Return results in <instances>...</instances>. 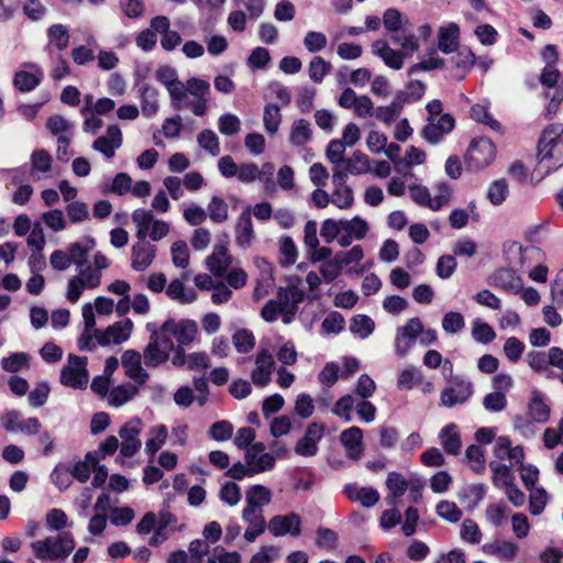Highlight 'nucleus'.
Here are the masks:
<instances>
[{"instance_id": "4468645a", "label": "nucleus", "mask_w": 563, "mask_h": 563, "mask_svg": "<svg viewBox=\"0 0 563 563\" xmlns=\"http://www.w3.org/2000/svg\"><path fill=\"white\" fill-rule=\"evenodd\" d=\"M265 450L266 446L263 442H255L245 452V462L254 474L271 471L275 466V456Z\"/></svg>"}, {"instance_id": "20e7f679", "label": "nucleus", "mask_w": 563, "mask_h": 563, "mask_svg": "<svg viewBox=\"0 0 563 563\" xmlns=\"http://www.w3.org/2000/svg\"><path fill=\"white\" fill-rule=\"evenodd\" d=\"M31 549L41 561H57L67 558L75 549V539L70 532H62L33 541Z\"/></svg>"}, {"instance_id": "9d476101", "label": "nucleus", "mask_w": 563, "mask_h": 563, "mask_svg": "<svg viewBox=\"0 0 563 563\" xmlns=\"http://www.w3.org/2000/svg\"><path fill=\"white\" fill-rule=\"evenodd\" d=\"M275 369V361L272 353L266 350H260L254 356V368L251 372V380L257 387H265L272 380V374Z\"/></svg>"}, {"instance_id": "9b49d317", "label": "nucleus", "mask_w": 563, "mask_h": 563, "mask_svg": "<svg viewBox=\"0 0 563 563\" xmlns=\"http://www.w3.org/2000/svg\"><path fill=\"white\" fill-rule=\"evenodd\" d=\"M472 383L460 377H455L450 382V386L442 390L440 406L451 408L457 404H463L472 396Z\"/></svg>"}, {"instance_id": "dca6fc26", "label": "nucleus", "mask_w": 563, "mask_h": 563, "mask_svg": "<svg viewBox=\"0 0 563 563\" xmlns=\"http://www.w3.org/2000/svg\"><path fill=\"white\" fill-rule=\"evenodd\" d=\"M267 528L274 537H298L301 533V518L296 512L277 515L269 519Z\"/></svg>"}, {"instance_id": "f03ea898", "label": "nucleus", "mask_w": 563, "mask_h": 563, "mask_svg": "<svg viewBox=\"0 0 563 563\" xmlns=\"http://www.w3.org/2000/svg\"><path fill=\"white\" fill-rule=\"evenodd\" d=\"M563 165V125L553 123L547 126L538 144V163L532 177L542 180Z\"/></svg>"}, {"instance_id": "4c0bfd02", "label": "nucleus", "mask_w": 563, "mask_h": 563, "mask_svg": "<svg viewBox=\"0 0 563 563\" xmlns=\"http://www.w3.org/2000/svg\"><path fill=\"white\" fill-rule=\"evenodd\" d=\"M485 553L495 555L507 561H512L518 554V545L511 541H500L484 544Z\"/></svg>"}, {"instance_id": "ea45409f", "label": "nucleus", "mask_w": 563, "mask_h": 563, "mask_svg": "<svg viewBox=\"0 0 563 563\" xmlns=\"http://www.w3.org/2000/svg\"><path fill=\"white\" fill-rule=\"evenodd\" d=\"M422 383L423 374L421 369L413 365H409L399 373L397 386L399 389L411 390L413 387L419 386Z\"/></svg>"}, {"instance_id": "bb28decb", "label": "nucleus", "mask_w": 563, "mask_h": 563, "mask_svg": "<svg viewBox=\"0 0 563 563\" xmlns=\"http://www.w3.org/2000/svg\"><path fill=\"white\" fill-rule=\"evenodd\" d=\"M340 440L345 449L347 457L358 460L364 451L363 448V432L358 427H351L344 430Z\"/></svg>"}, {"instance_id": "e2e57ef3", "label": "nucleus", "mask_w": 563, "mask_h": 563, "mask_svg": "<svg viewBox=\"0 0 563 563\" xmlns=\"http://www.w3.org/2000/svg\"><path fill=\"white\" fill-rule=\"evenodd\" d=\"M529 490V510L533 516H538L547 506L548 494L543 488L532 487Z\"/></svg>"}, {"instance_id": "774afa93", "label": "nucleus", "mask_w": 563, "mask_h": 563, "mask_svg": "<svg viewBox=\"0 0 563 563\" xmlns=\"http://www.w3.org/2000/svg\"><path fill=\"white\" fill-rule=\"evenodd\" d=\"M218 126L221 134L232 136L240 132L241 121L235 114L225 113L219 118Z\"/></svg>"}, {"instance_id": "09e8293b", "label": "nucleus", "mask_w": 563, "mask_h": 563, "mask_svg": "<svg viewBox=\"0 0 563 563\" xmlns=\"http://www.w3.org/2000/svg\"><path fill=\"white\" fill-rule=\"evenodd\" d=\"M330 70L331 64L321 56H314L308 66L309 78L316 84H321Z\"/></svg>"}, {"instance_id": "393cba45", "label": "nucleus", "mask_w": 563, "mask_h": 563, "mask_svg": "<svg viewBox=\"0 0 563 563\" xmlns=\"http://www.w3.org/2000/svg\"><path fill=\"white\" fill-rule=\"evenodd\" d=\"M372 53L380 57L386 66L395 70L401 69L404 65L405 53L393 49L384 40H377L372 44Z\"/></svg>"}, {"instance_id": "680f3d73", "label": "nucleus", "mask_w": 563, "mask_h": 563, "mask_svg": "<svg viewBox=\"0 0 563 563\" xmlns=\"http://www.w3.org/2000/svg\"><path fill=\"white\" fill-rule=\"evenodd\" d=\"M437 514L442 519L455 523L462 518V510L453 501L442 500L437 505Z\"/></svg>"}, {"instance_id": "f257e3e1", "label": "nucleus", "mask_w": 563, "mask_h": 563, "mask_svg": "<svg viewBox=\"0 0 563 563\" xmlns=\"http://www.w3.org/2000/svg\"><path fill=\"white\" fill-rule=\"evenodd\" d=\"M155 76L166 87L174 109L189 108L197 117L207 113L209 107L207 96L210 92L208 81L192 77L183 82L178 79L176 70L169 66L159 67Z\"/></svg>"}, {"instance_id": "69168bd1", "label": "nucleus", "mask_w": 563, "mask_h": 563, "mask_svg": "<svg viewBox=\"0 0 563 563\" xmlns=\"http://www.w3.org/2000/svg\"><path fill=\"white\" fill-rule=\"evenodd\" d=\"M208 214L213 222H224L228 219L227 202L223 199L213 196L208 205Z\"/></svg>"}, {"instance_id": "72a5a7b5", "label": "nucleus", "mask_w": 563, "mask_h": 563, "mask_svg": "<svg viewBox=\"0 0 563 563\" xmlns=\"http://www.w3.org/2000/svg\"><path fill=\"white\" fill-rule=\"evenodd\" d=\"M139 394V388L134 384H123L113 387L108 394V402L114 407H121L132 400Z\"/></svg>"}, {"instance_id": "a19ab883", "label": "nucleus", "mask_w": 563, "mask_h": 563, "mask_svg": "<svg viewBox=\"0 0 563 563\" xmlns=\"http://www.w3.org/2000/svg\"><path fill=\"white\" fill-rule=\"evenodd\" d=\"M311 140V126L305 119L296 120L290 130L289 141L296 146H301Z\"/></svg>"}, {"instance_id": "473e14b6", "label": "nucleus", "mask_w": 563, "mask_h": 563, "mask_svg": "<svg viewBox=\"0 0 563 563\" xmlns=\"http://www.w3.org/2000/svg\"><path fill=\"white\" fill-rule=\"evenodd\" d=\"M166 295L180 305H189L196 301L197 294L192 288H186L179 279H173L166 287Z\"/></svg>"}, {"instance_id": "864d4df0", "label": "nucleus", "mask_w": 563, "mask_h": 563, "mask_svg": "<svg viewBox=\"0 0 563 563\" xmlns=\"http://www.w3.org/2000/svg\"><path fill=\"white\" fill-rule=\"evenodd\" d=\"M374 321L365 314H357L353 317L350 323L351 332L357 334L362 339H365L368 335H371L374 330Z\"/></svg>"}, {"instance_id": "3c124183", "label": "nucleus", "mask_w": 563, "mask_h": 563, "mask_svg": "<svg viewBox=\"0 0 563 563\" xmlns=\"http://www.w3.org/2000/svg\"><path fill=\"white\" fill-rule=\"evenodd\" d=\"M402 104L404 100L396 98L390 104L378 107L375 111V115L379 121L389 124L400 114Z\"/></svg>"}, {"instance_id": "c03bdc74", "label": "nucleus", "mask_w": 563, "mask_h": 563, "mask_svg": "<svg viewBox=\"0 0 563 563\" xmlns=\"http://www.w3.org/2000/svg\"><path fill=\"white\" fill-rule=\"evenodd\" d=\"M330 202L341 210L350 209L354 203L353 189L350 186L333 187Z\"/></svg>"}, {"instance_id": "79ce46f5", "label": "nucleus", "mask_w": 563, "mask_h": 563, "mask_svg": "<svg viewBox=\"0 0 563 563\" xmlns=\"http://www.w3.org/2000/svg\"><path fill=\"white\" fill-rule=\"evenodd\" d=\"M346 172L351 175H362L371 170V162L367 155L360 151L352 153L345 161Z\"/></svg>"}, {"instance_id": "603ef678", "label": "nucleus", "mask_w": 563, "mask_h": 563, "mask_svg": "<svg viewBox=\"0 0 563 563\" xmlns=\"http://www.w3.org/2000/svg\"><path fill=\"white\" fill-rule=\"evenodd\" d=\"M197 142L199 146L207 151L211 156H218L220 154L219 137L212 130H202L197 136Z\"/></svg>"}, {"instance_id": "49530a36", "label": "nucleus", "mask_w": 563, "mask_h": 563, "mask_svg": "<svg viewBox=\"0 0 563 563\" xmlns=\"http://www.w3.org/2000/svg\"><path fill=\"white\" fill-rule=\"evenodd\" d=\"M142 112L146 117H153L158 111V91L155 88L144 85L141 89Z\"/></svg>"}, {"instance_id": "a18cd8bd", "label": "nucleus", "mask_w": 563, "mask_h": 563, "mask_svg": "<svg viewBox=\"0 0 563 563\" xmlns=\"http://www.w3.org/2000/svg\"><path fill=\"white\" fill-rule=\"evenodd\" d=\"M489 468L493 472V483L496 487L504 488L514 483L515 476L510 471V467L499 462H490Z\"/></svg>"}, {"instance_id": "f704fd0d", "label": "nucleus", "mask_w": 563, "mask_h": 563, "mask_svg": "<svg viewBox=\"0 0 563 563\" xmlns=\"http://www.w3.org/2000/svg\"><path fill=\"white\" fill-rule=\"evenodd\" d=\"M272 500V492L263 485H254L249 488L245 496L246 507L263 510Z\"/></svg>"}, {"instance_id": "4d7b16f0", "label": "nucleus", "mask_w": 563, "mask_h": 563, "mask_svg": "<svg viewBox=\"0 0 563 563\" xmlns=\"http://www.w3.org/2000/svg\"><path fill=\"white\" fill-rule=\"evenodd\" d=\"M509 188L505 179L493 181L487 190V197L494 206H500L508 197Z\"/></svg>"}, {"instance_id": "5fc2aeb1", "label": "nucleus", "mask_w": 563, "mask_h": 563, "mask_svg": "<svg viewBox=\"0 0 563 563\" xmlns=\"http://www.w3.org/2000/svg\"><path fill=\"white\" fill-rule=\"evenodd\" d=\"M47 36L59 51H63L69 45V32L63 24H53L47 29Z\"/></svg>"}, {"instance_id": "de8ad7c7", "label": "nucleus", "mask_w": 563, "mask_h": 563, "mask_svg": "<svg viewBox=\"0 0 563 563\" xmlns=\"http://www.w3.org/2000/svg\"><path fill=\"white\" fill-rule=\"evenodd\" d=\"M232 344L236 352L246 354L255 346V336L247 329H240L232 335Z\"/></svg>"}, {"instance_id": "423d86ee", "label": "nucleus", "mask_w": 563, "mask_h": 563, "mask_svg": "<svg viewBox=\"0 0 563 563\" xmlns=\"http://www.w3.org/2000/svg\"><path fill=\"white\" fill-rule=\"evenodd\" d=\"M87 363L86 356L69 354L60 371V384L74 389H85L89 382Z\"/></svg>"}, {"instance_id": "052dcab7", "label": "nucleus", "mask_w": 563, "mask_h": 563, "mask_svg": "<svg viewBox=\"0 0 563 563\" xmlns=\"http://www.w3.org/2000/svg\"><path fill=\"white\" fill-rule=\"evenodd\" d=\"M327 35L320 31H308L303 37V46L309 53H318L325 48Z\"/></svg>"}, {"instance_id": "cd10ccee", "label": "nucleus", "mask_w": 563, "mask_h": 563, "mask_svg": "<svg viewBox=\"0 0 563 563\" xmlns=\"http://www.w3.org/2000/svg\"><path fill=\"white\" fill-rule=\"evenodd\" d=\"M157 334H151L147 345L143 350L145 365L148 367H157L166 363L169 358V351L159 345Z\"/></svg>"}, {"instance_id": "6ab92c4d", "label": "nucleus", "mask_w": 563, "mask_h": 563, "mask_svg": "<svg viewBox=\"0 0 563 563\" xmlns=\"http://www.w3.org/2000/svg\"><path fill=\"white\" fill-rule=\"evenodd\" d=\"M324 428L322 424L316 422L310 423L303 437L297 442L295 446L296 454L305 457L314 456L318 452V443L322 439Z\"/></svg>"}, {"instance_id": "1a4fd4ad", "label": "nucleus", "mask_w": 563, "mask_h": 563, "mask_svg": "<svg viewBox=\"0 0 563 563\" xmlns=\"http://www.w3.org/2000/svg\"><path fill=\"white\" fill-rule=\"evenodd\" d=\"M142 421L137 418L124 423L119 430L121 438L120 454L124 457L133 456L142 446L140 434L142 432Z\"/></svg>"}, {"instance_id": "2eb2a0df", "label": "nucleus", "mask_w": 563, "mask_h": 563, "mask_svg": "<svg viewBox=\"0 0 563 563\" xmlns=\"http://www.w3.org/2000/svg\"><path fill=\"white\" fill-rule=\"evenodd\" d=\"M30 178L40 181L54 176L53 156L44 148H36L30 155Z\"/></svg>"}, {"instance_id": "39448f33", "label": "nucleus", "mask_w": 563, "mask_h": 563, "mask_svg": "<svg viewBox=\"0 0 563 563\" xmlns=\"http://www.w3.org/2000/svg\"><path fill=\"white\" fill-rule=\"evenodd\" d=\"M136 227L137 240L148 238L153 242L166 238L170 231V224L164 220L156 219L152 210L139 208L131 214Z\"/></svg>"}, {"instance_id": "b1692460", "label": "nucleus", "mask_w": 563, "mask_h": 563, "mask_svg": "<svg viewBox=\"0 0 563 563\" xmlns=\"http://www.w3.org/2000/svg\"><path fill=\"white\" fill-rule=\"evenodd\" d=\"M242 519L249 525L244 532V539L247 542H253L265 531L266 522L263 510L245 506L242 511Z\"/></svg>"}, {"instance_id": "7c9ffc66", "label": "nucleus", "mask_w": 563, "mask_h": 563, "mask_svg": "<svg viewBox=\"0 0 563 563\" xmlns=\"http://www.w3.org/2000/svg\"><path fill=\"white\" fill-rule=\"evenodd\" d=\"M439 439L443 450L448 454H460L462 449V441L459 427L455 423H449L443 427L439 433Z\"/></svg>"}, {"instance_id": "7ed1b4c3", "label": "nucleus", "mask_w": 563, "mask_h": 563, "mask_svg": "<svg viewBox=\"0 0 563 563\" xmlns=\"http://www.w3.org/2000/svg\"><path fill=\"white\" fill-rule=\"evenodd\" d=\"M110 264V260L102 252H97L93 255L92 264L77 268V274L68 279L65 292L66 299L76 303L85 290L98 288L101 285L102 272Z\"/></svg>"}, {"instance_id": "c85d7f7f", "label": "nucleus", "mask_w": 563, "mask_h": 563, "mask_svg": "<svg viewBox=\"0 0 563 563\" xmlns=\"http://www.w3.org/2000/svg\"><path fill=\"white\" fill-rule=\"evenodd\" d=\"M453 128L454 119L450 114H443L437 122L430 121L422 130V135L429 143L435 144Z\"/></svg>"}, {"instance_id": "ddd939ff", "label": "nucleus", "mask_w": 563, "mask_h": 563, "mask_svg": "<svg viewBox=\"0 0 563 563\" xmlns=\"http://www.w3.org/2000/svg\"><path fill=\"white\" fill-rule=\"evenodd\" d=\"M422 329L423 324L419 318H411L405 325L399 327L395 338L396 353L400 356H405L413 346Z\"/></svg>"}, {"instance_id": "f8f14e48", "label": "nucleus", "mask_w": 563, "mask_h": 563, "mask_svg": "<svg viewBox=\"0 0 563 563\" xmlns=\"http://www.w3.org/2000/svg\"><path fill=\"white\" fill-rule=\"evenodd\" d=\"M163 331L170 332L176 339L178 346L191 344L198 334V324L190 319L174 320L168 319L163 323Z\"/></svg>"}, {"instance_id": "a211bd4d", "label": "nucleus", "mask_w": 563, "mask_h": 563, "mask_svg": "<svg viewBox=\"0 0 563 563\" xmlns=\"http://www.w3.org/2000/svg\"><path fill=\"white\" fill-rule=\"evenodd\" d=\"M134 323L130 319L115 322L98 334V344L107 346L111 343L121 344L125 342L133 331Z\"/></svg>"}, {"instance_id": "58836bf2", "label": "nucleus", "mask_w": 563, "mask_h": 563, "mask_svg": "<svg viewBox=\"0 0 563 563\" xmlns=\"http://www.w3.org/2000/svg\"><path fill=\"white\" fill-rule=\"evenodd\" d=\"M43 79V71L41 69H36L35 73H29V71H18L14 75L13 85L14 87L22 91H31L35 89Z\"/></svg>"}, {"instance_id": "e433bc0d", "label": "nucleus", "mask_w": 563, "mask_h": 563, "mask_svg": "<svg viewBox=\"0 0 563 563\" xmlns=\"http://www.w3.org/2000/svg\"><path fill=\"white\" fill-rule=\"evenodd\" d=\"M528 413L536 422L544 423L548 421L550 417V408L544 402V399L539 391H532L528 406Z\"/></svg>"}, {"instance_id": "6e6d98bb", "label": "nucleus", "mask_w": 563, "mask_h": 563, "mask_svg": "<svg viewBox=\"0 0 563 563\" xmlns=\"http://www.w3.org/2000/svg\"><path fill=\"white\" fill-rule=\"evenodd\" d=\"M1 367L5 372L15 373L29 367V355L18 352L1 360Z\"/></svg>"}, {"instance_id": "412c9836", "label": "nucleus", "mask_w": 563, "mask_h": 563, "mask_svg": "<svg viewBox=\"0 0 563 563\" xmlns=\"http://www.w3.org/2000/svg\"><path fill=\"white\" fill-rule=\"evenodd\" d=\"M131 251V266L137 272H143L150 267L156 256V247L143 239L137 240Z\"/></svg>"}, {"instance_id": "2f4dec72", "label": "nucleus", "mask_w": 563, "mask_h": 563, "mask_svg": "<svg viewBox=\"0 0 563 563\" xmlns=\"http://www.w3.org/2000/svg\"><path fill=\"white\" fill-rule=\"evenodd\" d=\"M96 242L93 239H84L78 242L70 243L67 246L69 258L77 268L85 267L87 263L88 254L93 250Z\"/></svg>"}, {"instance_id": "bf43d9fd", "label": "nucleus", "mask_w": 563, "mask_h": 563, "mask_svg": "<svg viewBox=\"0 0 563 563\" xmlns=\"http://www.w3.org/2000/svg\"><path fill=\"white\" fill-rule=\"evenodd\" d=\"M97 465V460L91 454H87L84 461H79L75 464L71 475L77 481L84 483L89 478L92 468Z\"/></svg>"}, {"instance_id": "338daca9", "label": "nucleus", "mask_w": 563, "mask_h": 563, "mask_svg": "<svg viewBox=\"0 0 563 563\" xmlns=\"http://www.w3.org/2000/svg\"><path fill=\"white\" fill-rule=\"evenodd\" d=\"M172 261L176 267L186 268L189 264V250L185 241H176L170 247Z\"/></svg>"}, {"instance_id": "0e129e2a", "label": "nucleus", "mask_w": 563, "mask_h": 563, "mask_svg": "<svg viewBox=\"0 0 563 563\" xmlns=\"http://www.w3.org/2000/svg\"><path fill=\"white\" fill-rule=\"evenodd\" d=\"M47 129L57 139L59 136H70L73 125L62 115H53L47 120Z\"/></svg>"}, {"instance_id": "c9c22d12", "label": "nucleus", "mask_w": 563, "mask_h": 563, "mask_svg": "<svg viewBox=\"0 0 563 563\" xmlns=\"http://www.w3.org/2000/svg\"><path fill=\"white\" fill-rule=\"evenodd\" d=\"M386 485L390 492V495L387 496L386 501L389 506H396L399 497L406 493L408 488V482L401 474L390 472L387 476Z\"/></svg>"}, {"instance_id": "6e6552de", "label": "nucleus", "mask_w": 563, "mask_h": 563, "mask_svg": "<svg viewBox=\"0 0 563 563\" xmlns=\"http://www.w3.org/2000/svg\"><path fill=\"white\" fill-rule=\"evenodd\" d=\"M300 277L292 276L287 279V286L277 289V301L282 312L296 314L298 305L305 299V291L300 288Z\"/></svg>"}, {"instance_id": "0eeeda50", "label": "nucleus", "mask_w": 563, "mask_h": 563, "mask_svg": "<svg viewBox=\"0 0 563 563\" xmlns=\"http://www.w3.org/2000/svg\"><path fill=\"white\" fill-rule=\"evenodd\" d=\"M496 147L485 137L474 140L465 154V164L471 170H481L487 167L495 158Z\"/></svg>"}, {"instance_id": "13d9d810", "label": "nucleus", "mask_w": 563, "mask_h": 563, "mask_svg": "<svg viewBox=\"0 0 563 563\" xmlns=\"http://www.w3.org/2000/svg\"><path fill=\"white\" fill-rule=\"evenodd\" d=\"M342 225L343 231L352 235L355 240L364 239L368 231L367 222L360 217H354L351 220H343Z\"/></svg>"}, {"instance_id": "37998d69", "label": "nucleus", "mask_w": 563, "mask_h": 563, "mask_svg": "<svg viewBox=\"0 0 563 563\" xmlns=\"http://www.w3.org/2000/svg\"><path fill=\"white\" fill-rule=\"evenodd\" d=\"M167 428L164 424L156 426L150 430V438L145 442V452L154 456V454L166 443Z\"/></svg>"}, {"instance_id": "8fccbe9b", "label": "nucleus", "mask_w": 563, "mask_h": 563, "mask_svg": "<svg viewBox=\"0 0 563 563\" xmlns=\"http://www.w3.org/2000/svg\"><path fill=\"white\" fill-rule=\"evenodd\" d=\"M263 122L267 133L275 134L282 122L280 109L276 104H267L264 108Z\"/></svg>"}, {"instance_id": "5701e85b", "label": "nucleus", "mask_w": 563, "mask_h": 563, "mask_svg": "<svg viewBox=\"0 0 563 563\" xmlns=\"http://www.w3.org/2000/svg\"><path fill=\"white\" fill-rule=\"evenodd\" d=\"M493 287L503 289L504 291L518 295L522 289V280L515 271L503 268L494 273L489 278Z\"/></svg>"}, {"instance_id": "f3484780", "label": "nucleus", "mask_w": 563, "mask_h": 563, "mask_svg": "<svg viewBox=\"0 0 563 563\" xmlns=\"http://www.w3.org/2000/svg\"><path fill=\"white\" fill-rule=\"evenodd\" d=\"M121 363L125 375L136 385H144L150 374L142 366V354L135 350H126L121 356Z\"/></svg>"}, {"instance_id": "4be33fe9", "label": "nucleus", "mask_w": 563, "mask_h": 563, "mask_svg": "<svg viewBox=\"0 0 563 563\" xmlns=\"http://www.w3.org/2000/svg\"><path fill=\"white\" fill-rule=\"evenodd\" d=\"M232 263L233 257L223 244L214 245L212 253L206 258L207 268L217 277H224Z\"/></svg>"}, {"instance_id": "c756f323", "label": "nucleus", "mask_w": 563, "mask_h": 563, "mask_svg": "<svg viewBox=\"0 0 563 563\" xmlns=\"http://www.w3.org/2000/svg\"><path fill=\"white\" fill-rule=\"evenodd\" d=\"M460 27L456 23L441 26L438 32V47L444 54H450L459 47Z\"/></svg>"}, {"instance_id": "a878e982", "label": "nucleus", "mask_w": 563, "mask_h": 563, "mask_svg": "<svg viewBox=\"0 0 563 563\" xmlns=\"http://www.w3.org/2000/svg\"><path fill=\"white\" fill-rule=\"evenodd\" d=\"M234 234L235 243L238 246L242 249H247L251 246L253 240L255 239V232L253 229L250 209L244 210L239 216L234 228Z\"/></svg>"}, {"instance_id": "aec40b11", "label": "nucleus", "mask_w": 563, "mask_h": 563, "mask_svg": "<svg viewBox=\"0 0 563 563\" xmlns=\"http://www.w3.org/2000/svg\"><path fill=\"white\" fill-rule=\"evenodd\" d=\"M122 145V132L115 124L109 125L103 135L97 137L92 148L102 153L107 158H112L118 148Z\"/></svg>"}]
</instances>
